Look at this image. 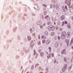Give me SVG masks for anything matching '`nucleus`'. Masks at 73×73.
<instances>
[{
	"label": "nucleus",
	"mask_w": 73,
	"mask_h": 73,
	"mask_svg": "<svg viewBox=\"0 0 73 73\" xmlns=\"http://www.w3.org/2000/svg\"><path fill=\"white\" fill-rule=\"evenodd\" d=\"M48 29L49 31L52 30V31H54L55 30V27L52 25H50L48 27Z\"/></svg>",
	"instance_id": "nucleus-1"
},
{
	"label": "nucleus",
	"mask_w": 73,
	"mask_h": 73,
	"mask_svg": "<svg viewBox=\"0 0 73 73\" xmlns=\"http://www.w3.org/2000/svg\"><path fill=\"white\" fill-rule=\"evenodd\" d=\"M66 33L65 32H63L62 34L61 35V38L62 39H64L65 38V37H66Z\"/></svg>",
	"instance_id": "nucleus-2"
},
{
	"label": "nucleus",
	"mask_w": 73,
	"mask_h": 73,
	"mask_svg": "<svg viewBox=\"0 0 73 73\" xmlns=\"http://www.w3.org/2000/svg\"><path fill=\"white\" fill-rule=\"evenodd\" d=\"M66 67H67V64H65L63 68L62 69V71L63 72L65 71V70L66 69Z\"/></svg>",
	"instance_id": "nucleus-3"
},
{
	"label": "nucleus",
	"mask_w": 73,
	"mask_h": 73,
	"mask_svg": "<svg viewBox=\"0 0 73 73\" xmlns=\"http://www.w3.org/2000/svg\"><path fill=\"white\" fill-rule=\"evenodd\" d=\"M65 42L67 44V46H68L69 44V40L68 39H66L65 41Z\"/></svg>",
	"instance_id": "nucleus-4"
},
{
	"label": "nucleus",
	"mask_w": 73,
	"mask_h": 73,
	"mask_svg": "<svg viewBox=\"0 0 73 73\" xmlns=\"http://www.w3.org/2000/svg\"><path fill=\"white\" fill-rule=\"evenodd\" d=\"M45 19H47V21H49L50 20V17H48V16H46L45 17Z\"/></svg>",
	"instance_id": "nucleus-5"
},
{
	"label": "nucleus",
	"mask_w": 73,
	"mask_h": 73,
	"mask_svg": "<svg viewBox=\"0 0 73 73\" xmlns=\"http://www.w3.org/2000/svg\"><path fill=\"white\" fill-rule=\"evenodd\" d=\"M70 0H67L66 1V4L67 5H68V4H70Z\"/></svg>",
	"instance_id": "nucleus-6"
},
{
	"label": "nucleus",
	"mask_w": 73,
	"mask_h": 73,
	"mask_svg": "<svg viewBox=\"0 0 73 73\" xmlns=\"http://www.w3.org/2000/svg\"><path fill=\"white\" fill-rule=\"evenodd\" d=\"M58 46V42H56L55 44V46L56 48H57Z\"/></svg>",
	"instance_id": "nucleus-7"
},
{
	"label": "nucleus",
	"mask_w": 73,
	"mask_h": 73,
	"mask_svg": "<svg viewBox=\"0 0 73 73\" xmlns=\"http://www.w3.org/2000/svg\"><path fill=\"white\" fill-rule=\"evenodd\" d=\"M70 35V33L69 32H68L67 33V37H69Z\"/></svg>",
	"instance_id": "nucleus-8"
},
{
	"label": "nucleus",
	"mask_w": 73,
	"mask_h": 73,
	"mask_svg": "<svg viewBox=\"0 0 73 73\" xmlns=\"http://www.w3.org/2000/svg\"><path fill=\"white\" fill-rule=\"evenodd\" d=\"M50 42V41L49 40H47L46 41V43L47 44H49Z\"/></svg>",
	"instance_id": "nucleus-9"
},
{
	"label": "nucleus",
	"mask_w": 73,
	"mask_h": 73,
	"mask_svg": "<svg viewBox=\"0 0 73 73\" xmlns=\"http://www.w3.org/2000/svg\"><path fill=\"white\" fill-rule=\"evenodd\" d=\"M51 55H52L51 53L49 54L47 56L48 58H49L51 57Z\"/></svg>",
	"instance_id": "nucleus-10"
},
{
	"label": "nucleus",
	"mask_w": 73,
	"mask_h": 73,
	"mask_svg": "<svg viewBox=\"0 0 73 73\" xmlns=\"http://www.w3.org/2000/svg\"><path fill=\"white\" fill-rule=\"evenodd\" d=\"M41 24V21H38L37 23V25H40Z\"/></svg>",
	"instance_id": "nucleus-11"
},
{
	"label": "nucleus",
	"mask_w": 73,
	"mask_h": 73,
	"mask_svg": "<svg viewBox=\"0 0 73 73\" xmlns=\"http://www.w3.org/2000/svg\"><path fill=\"white\" fill-rule=\"evenodd\" d=\"M65 19V17L64 15H62L61 17V19L62 20H63L64 19Z\"/></svg>",
	"instance_id": "nucleus-12"
},
{
	"label": "nucleus",
	"mask_w": 73,
	"mask_h": 73,
	"mask_svg": "<svg viewBox=\"0 0 73 73\" xmlns=\"http://www.w3.org/2000/svg\"><path fill=\"white\" fill-rule=\"evenodd\" d=\"M42 38V39H45L46 38V37H45L44 35H42L41 36Z\"/></svg>",
	"instance_id": "nucleus-13"
},
{
	"label": "nucleus",
	"mask_w": 73,
	"mask_h": 73,
	"mask_svg": "<svg viewBox=\"0 0 73 73\" xmlns=\"http://www.w3.org/2000/svg\"><path fill=\"white\" fill-rule=\"evenodd\" d=\"M66 50L65 49L63 50L62 52H61V54H64V53L65 52Z\"/></svg>",
	"instance_id": "nucleus-14"
},
{
	"label": "nucleus",
	"mask_w": 73,
	"mask_h": 73,
	"mask_svg": "<svg viewBox=\"0 0 73 73\" xmlns=\"http://www.w3.org/2000/svg\"><path fill=\"white\" fill-rule=\"evenodd\" d=\"M44 54L43 52H41L40 53V56H43Z\"/></svg>",
	"instance_id": "nucleus-15"
},
{
	"label": "nucleus",
	"mask_w": 73,
	"mask_h": 73,
	"mask_svg": "<svg viewBox=\"0 0 73 73\" xmlns=\"http://www.w3.org/2000/svg\"><path fill=\"white\" fill-rule=\"evenodd\" d=\"M63 9V12H65V7H62Z\"/></svg>",
	"instance_id": "nucleus-16"
},
{
	"label": "nucleus",
	"mask_w": 73,
	"mask_h": 73,
	"mask_svg": "<svg viewBox=\"0 0 73 73\" xmlns=\"http://www.w3.org/2000/svg\"><path fill=\"white\" fill-rule=\"evenodd\" d=\"M54 35V33L52 32L51 33V36H53Z\"/></svg>",
	"instance_id": "nucleus-17"
},
{
	"label": "nucleus",
	"mask_w": 73,
	"mask_h": 73,
	"mask_svg": "<svg viewBox=\"0 0 73 73\" xmlns=\"http://www.w3.org/2000/svg\"><path fill=\"white\" fill-rule=\"evenodd\" d=\"M44 34L45 35H47L48 34V32L47 31H45V32L44 33Z\"/></svg>",
	"instance_id": "nucleus-18"
},
{
	"label": "nucleus",
	"mask_w": 73,
	"mask_h": 73,
	"mask_svg": "<svg viewBox=\"0 0 73 73\" xmlns=\"http://www.w3.org/2000/svg\"><path fill=\"white\" fill-rule=\"evenodd\" d=\"M40 28L41 29H42V28H43V26H42V25H41L40 26Z\"/></svg>",
	"instance_id": "nucleus-19"
},
{
	"label": "nucleus",
	"mask_w": 73,
	"mask_h": 73,
	"mask_svg": "<svg viewBox=\"0 0 73 73\" xmlns=\"http://www.w3.org/2000/svg\"><path fill=\"white\" fill-rule=\"evenodd\" d=\"M64 61H65V62H66V58H64Z\"/></svg>",
	"instance_id": "nucleus-20"
},
{
	"label": "nucleus",
	"mask_w": 73,
	"mask_h": 73,
	"mask_svg": "<svg viewBox=\"0 0 73 73\" xmlns=\"http://www.w3.org/2000/svg\"><path fill=\"white\" fill-rule=\"evenodd\" d=\"M48 49H49L50 50V51H51V47H49L48 48Z\"/></svg>",
	"instance_id": "nucleus-21"
},
{
	"label": "nucleus",
	"mask_w": 73,
	"mask_h": 73,
	"mask_svg": "<svg viewBox=\"0 0 73 73\" xmlns=\"http://www.w3.org/2000/svg\"><path fill=\"white\" fill-rule=\"evenodd\" d=\"M52 57H54V54L53 53H52Z\"/></svg>",
	"instance_id": "nucleus-22"
},
{
	"label": "nucleus",
	"mask_w": 73,
	"mask_h": 73,
	"mask_svg": "<svg viewBox=\"0 0 73 73\" xmlns=\"http://www.w3.org/2000/svg\"><path fill=\"white\" fill-rule=\"evenodd\" d=\"M45 40H44L42 41V42L43 43H45Z\"/></svg>",
	"instance_id": "nucleus-23"
},
{
	"label": "nucleus",
	"mask_w": 73,
	"mask_h": 73,
	"mask_svg": "<svg viewBox=\"0 0 73 73\" xmlns=\"http://www.w3.org/2000/svg\"><path fill=\"white\" fill-rule=\"evenodd\" d=\"M64 23H65L64 22V21L63 22L62 25V26H63V25H64Z\"/></svg>",
	"instance_id": "nucleus-24"
},
{
	"label": "nucleus",
	"mask_w": 73,
	"mask_h": 73,
	"mask_svg": "<svg viewBox=\"0 0 73 73\" xmlns=\"http://www.w3.org/2000/svg\"><path fill=\"white\" fill-rule=\"evenodd\" d=\"M58 40H60V36H58Z\"/></svg>",
	"instance_id": "nucleus-25"
},
{
	"label": "nucleus",
	"mask_w": 73,
	"mask_h": 73,
	"mask_svg": "<svg viewBox=\"0 0 73 73\" xmlns=\"http://www.w3.org/2000/svg\"><path fill=\"white\" fill-rule=\"evenodd\" d=\"M65 24H67L68 23L67 22V21H65Z\"/></svg>",
	"instance_id": "nucleus-26"
},
{
	"label": "nucleus",
	"mask_w": 73,
	"mask_h": 73,
	"mask_svg": "<svg viewBox=\"0 0 73 73\" xmlns=\"http://www.w3.org/2000/svg\"><path fill=\"white\" fill-rule=\"evenodd\" d=\"M68 27L69 29H70V26H68Z\"/></svg>",
	"instance_id": "nucleus-27"
},
{
	"label": "nucleus",
	"mask_w": 73,
	"mask_h": 73,
	"mask_svg": "<svg viewBox=\"0 0 73 73\" xmlns=\"http://www.w3.org/2000/svg\"><path fill=\"white\" fill-rule=\"evenodd\" d=\"M36 54V52L35 51V50H34V55H35Z\"/></svg>",
	"instance_id": "nucleus-28"
},
{
	"label": "nucleus",
	"mask_w": 73,
	"mask_h": 73,
	"mask_svg": "<svg viewBox=\"0 0 73 73\" xmlns=\"http://www.w3.org/2000/svg\"><path fill=\"white\" fill-rule=\"evenodd\" d=\"M38 45H40V42H39L38 43Z\"/></svg>",
	"instance_id": "nucleus-29"
},
{
	"label": "nucleus",
	"mask_w": 73,
	"mask_h": 73,
	"mask_svg": "<svg viewBox=\"0 0 73 73\" xmlns=\"http://www.w3.org/2000/svg\"><path fill=\"white\" fill-rule=\"evenodd\" d=\"M43 6H44V7H46V6L45 5V4H43Z\"/></svg>",
	"instance_id": "nucleus-30"
},
{
	"label": "nucleus",
	"mask_w": 73,
	"mask_h": 73,
	"mask_svg": "<svg viewBox=\"0 0 73 73\" xmlns=\"http://www.w3.org/2000/svg\"><path fill=\"white\" fill-rule=\"evenodd\" d=\"M71 8L72 9H73V4L71 6Z\"/></svg>",
	"instance_id": "nucleus-31"
},
{
	"label": "nucleus",
	"mask_w": 73,
	"mask_h": 73,
	"mask_svg": "<svg viewBox=\"0 0 73 73\" xmlns=\"http://www.w3.org/2000/svg\"><path fill=\"white\" fill-rule=\"evenodd\" d=\"M50 22H48L47 23L48 24V25L50 24Z\"/></svg>",
	"instance_id": "nucleus-32"
},
{
	"label": "nucleus",
	"mask_w": 73,
	"mask_h": 73,
	"mask_svg": "<svg viewBox=\"0 0 73 73\" xmlns=\"http://www.w3.org/2000/svg\"><path fill=\"white\" fill-rule=\"evenodd\" d=\"M67 6H66L65 7L66 9L67 10Z\"/></svg>",
	"instance_id": "nucleus-33"
},
{
	"label": "nucleus",
	"mask_w": 73,
	"mask_h": 73,
	"mask_svg": "<svg viewBox=\"0 0 73 73\" xmlns=\"http://www.w3.org/2000/svg\"><path fill=\"white\" fill-rule=\"evenodd\" d=\"M31 69H33V66L31 67Z\"/></svg>",
	"instance_id": "nucleus-34"
},
{
	"label": "nucleus",
	"mask_w": 73,
	"mask_h": 73,
	"mask_svg": "<svg viewBox=\"0 0 73 73\" xmlns=\"http://www.w3.org/2000/svg\"><path fill=\"white\" fill-rule=\"evenodd\" d=\"M38 39H40V36L39 35L38 36Z\"/></svg>",
	"instance_id": "nucleus-35"
},
{
	"label": "nucleus",
	"mask_w": 73,
	"mask_h": 73,
	"mask_svg": "<svg viewBox=\"0 0 73 73\" xmlns=\"http://www.w3.org/2000/svg\"><path fill=\"white\" fill-rule=\"evenodd\" d=\"M36 66H38V64H37L36 65Z\"/></svg>",
	"instance_id": "nucleus-36"
},
{
	"label": "nucleus",
	"mask_w": 73,
	"mask_h": 73,
	"mask_svg": "<svg viewBox=\"0 0 73 73\" xmlns=\"http://www.w3.org/2000/svg\"><path fill=\"white\" fill-rule=\"evenodd\" d=\"M45 24H44V25H43V26H45Z\"/></svg>",
	"instance_id": "nucleus-37"
},
{
	"label": "nucleus",
	"mask_w": 73,
	"mask_h": 73,
	"mask_svg": "<svg viewBox=\"0 0 73 73\" xmlns=\"http://www.w3.org/2000/svg\"><path fill=\"white\" fill-rule=\"evenodd\" d=\"M72 20H73V17H72Z\"/></svg>",
	"instance_id": "nucleus-38"
},
{
	"label": "nucleus",
	"mask_w": 73,
	"mask_h": 73,
	"mask_svg": "<svg viewBox=\"0 0 73 73\" xmlns=\"http://www.w3.org/2000/svg\"><path fill=\"white\" fill-rule=\"evenodd\" d=\"M72 49H73V46H72Z\"/></svg>",
	"instance_id": "nucleus-39"
},
{
	"label": "nucleus",
	"mask_w": 73,
	"mask_h": 73,
	"mask_svg": "<svg viewBox=\"0 0 73 73\" xmlns=\"http://www.w3.org/2000/svg\"><path fill=\"white\" fill-rule=\"evenodd\" d=\"M54 25H56V23H54Z\"/></svg>",
	"instance_id": "nucleus-40"
},
{
	"label": "nucleus",
	"mask_w": 73,
	"mask_h": 73,
	"mask_svg": "<svg viewBox=\"0 0 73 73\" xmlns=\"http://www.w3.org/2000/svg\"><path fill=\"white\" fill-rule=\"evenodd\" d=\"M40 73H43L42 72H40Z\"/></svg>",
	"instance_id": "nucleus-41"
},
{
	"label": "nucleus",
	"mask_w": 73,
	"mask_h": 73,
	"mask_svg": "<svg viewBox=\"0 0 73 73\" xmlns=\"http://www.w3.org/2000/svg\"><path fill=\"white\" fill-rule=\"evenodd\" d=\"M46 54H48V52H46Z\"/></svg>",
	"instance_id": "nucleus-42"
},
{
	"label": "nucleus",
	"mask_w": 73,
	"mask_h": 73,
	"mask_svg": "<svg viewBox=\"0 0 73 73\" xmlns=\"http://www.w3.org/2000/svg\"><path fill=\"white\" fill-rule=\"evenodd\" d=\"M72 68V66H70V68Z\"/></svg>",
	"instance_id": "nucleus-43"
},
{
	"label": "nucleus",
	"mask_w": 73,
	"mask_h": 73,
	"mask_svg": "<svg viewBox=\"0 0 73 73\" xmlns=\"http://www.w3.org/2000/svg\"><path fill=\"white\" fill-rule=\"evenodd\" d=\"M54 62H56V60H55Z\"/></svg>",
	"instance_id": "nucleus-44"
}]
</instances>
